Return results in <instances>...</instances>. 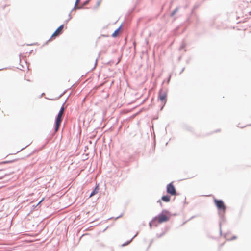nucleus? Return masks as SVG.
I'll return each instance as SVG.
<instances>
[{
  "label": "nucleus",
  "instance_id": "f257e3e1",
  "mask_svg": "<svg viewBox=\"0 0 251 251\" xmlns=\"http://www.w3.org/2000/svg\"><path fill=\"white\" fill-rule=\"evenodd\" d=\"M215 205L219 210V214L221 217H222L225 213L226 207L222 200H214Z\"/></svg>",
  "mask_w": 251,
  "mask_h": 251
},
{
  "label": "nucleus",
  "instance_id": "f03ea898",
  "mask_svg": "<svg viewBox=\"0 0 251 251\" xmlns=\"http://www.w3.org/2000/svg\"><path fill=\"white\" fill-rule=\"evenodd\" d=\"M64 111V108L62 106L61 108V109L57 115L56 119L55 127V131H57L59 128L60 123L62 121V116H63Z\"/></svg>",
  "mask_w": 251,
  "mask_h": 251
},
{
  "label": "nucleus",
  "instance_id": "7ed1b4c3",
  "mask_svg": "<svg viewBox=\"0 0 251 251\" xmlns=\"http://www.w3.org/2000/svg\"><path fill=\"white\" fill-rule=\"evenodd\" d=\"M156 220H157L159 223H162L167 221L169 220V217L165 215H164L163 213L160 214L157 217H156L154 220L150 223V226L151 227V226L152 224H153L154 222Z\"/></svg>",
  "mask_w": 251,
  "mask_h": 251
},
{
  "label": "nucleus",
  "instance_id": "20e7f679",
  "mask_svg": "<svg viewBox=\"0 0 251 251\" xmlns=\"http://www.w3.org/2000/svg\"><path fill=\"white\" fill-rule=\"evenodd\" d=\"M167 92L161 90L159 93V99L163 102L164 105L166 102Z\"/></svg>",
  "mask_w": 251,
  "mask_h": 251
},
{
  "label": "nucleus",
  "instance_id": "39448f33",
  "mask_svg": "<svg viewBox=\"0 0 251 251\" xmlns=\"http://www.w3.org/2000/svg\"><path fill=\"white\" fill-rule=\"evenodd\" d=\"M167 192L168 193L172 195H175L176 193V189L171 183H170L167 185Z\"/></svg>",
  "mask_w": 251,
  "mask_h": 251
},
{
  "label": "nucleus",
  "instance_id": "423d86ee",
  "mask_svg": "<svg viewBox=\"0 0 251 251\" xmlns=\"http://www.w3.org/2000/svg\"><path fill=\"white\" fill-rule=\"evenodd\" d=\"M162 200L165 202H169L170 200V197L168 196H164L161 198Z\"/></svg>",
  "mask_w": 251,
  "mask_h": 251
},
{
  "label": "nucleus",
  "instance_id": "0eeeda50",
  "mask_svg": "<svg viewBox=\"0 0 251 251\" xmlns=\"http://www.w3.org/2000/svg\"><path fill=\"white\" fill-rule=\"evenodd\" d=\"M98 192V186H97L95 188V189L91 192V194L90 195V197H91L94 196Z\"/></svg>",
  "mask_w": 251,
  "mask_h": 251
},
{
  "label": "nucleus",
  "instance_id": "6e6552de",
  "mask_svg": "<svg viewBox=\"0 0 251 251\" xmlns=\"http://www.w3.org/2000/svg\"><path fill=\"white\" fill-rule=\"evenodd\" d=\"M63 28V25H60L57 29V30L55 31L56 33H57V34H58V35L59 34H60V33L61 32L62 29Z\"/></svg>",
  "mask_w": 251,
  "mask_h": 251
},
{
  "label": "nucleus",
  "instance_id": "1a4fd4ad",
  "mask_svg": "<svg viewBox=\"0 0 251 251\" xmlns=\"http://www.w3.org/2000/svg\"><path fill=\"white\" fill-rule=\"evenodd\" d=\"M120 28H121L120 27H119L117 30H116L114 31V32L112 35V37H116L117 36V34H118V32H119V30L120 29Z\"/></svg>",
  "mask_w": 251,
  "mask_h": 251
},
{
  "label": "nucleus",
  "instance_id": "9d476101",
  "mask_svg": "<svg viewBox=\"0 0 251 251\" xmlns=\"http://www.w3.org/2000/svg\"><path fill=\"white\" fill-rule=\"evenodd\" d=\"M136 235H137V234H136V235H135V236H134V237H133L131 240H129V241H128L127 243H125V244H123L122 245V246H126V245H128V244H129V243L131 242L132 240V239H133V238H134Z\"/></svg>",
  "mask_w": 251,
  "mask_h": 251
},
{
  "label": "nucleus",
  "instance_id": "9b49d317",
  "mask_svg": "<svg viewBox=\"0 0 251 251\" xmlns=\"http://www.w3.org/2000/svg\"><path fill=\"white\" fill-rule=\"evenodd\" d=\"M79 1V0H76V2L75 3V7L73 8V10H75V9H76V7L77 5L78 4Z\"/></svg>",
  "mask_w": 251,
  "mask_h": 251
},
{
  "label": "nucleus",
  "instance_id": "f8f14e48",
  "mask_svg": "<svg viewBox=\"0 0 251 251\" xmlns=\"http://www.w3.org/2000/svg\"><path fill=\"white\" fill-rule=\"evenodd\" d=\"M57 35H58V34H57V33H56V32L55 31L54 33L52 35L51 37L57 36Z\"/></svg>",
  "mask_w": 251,
  "mask_h": 251
},
{
  "label": "nucleus",
  "instance_id": "ddd939ff",
  "mask_svg": "<svg viewBox=\"0 0 251 251\" xmlns=\"http://www.w3.org/2000/svg\"><path fill=\"white\" fill-rule=\"evenodd\" d=\"M177 9H176L172 13V15L173 16L175 14V13L177 12Z\"/></svg>",
  "mask_w": 251,
  "mask_h": 251
},
{
  "label": "nucleus",
  "instance_id": "4468645a",
  "mask_svg": "<svg viewBox=\"0 0 251 251\" xmlns=\"http://www.w3.org/2000/svg\"><path fill=\"white\" fill-rule=\"evenodd\" d=\"M69 18L68 20H67L66 21V23H67L72 18V17L71 16V13L69 14Z\"/></svg>",
  "mask_w": 251,
  "mask_h": 251
},
{
  "label": "nucleus",
  "instance_id": "2eb2a0df",
  "mask_svg": "<svg viewBox=\"0 0 251 251\" xmlns=\"http://www.w3.org/2000/svg\"><path fill=\"white\" fill-rule=\"evenodd\" d=\"M236 239V237L234 236L232 237V238L230 239V240H234V239Z\"/></svg>",
  "mask_w": 251,
  "mask_h": 251
},
{
  "label": "nucleus",
  "instance_id": "dca6fc26",
  "mask_svg": "<svg viewBox=\"0 0 251 251\" xmlns=\"http://www.w3.org/2000/svg\"><path fill=\"white\" fill-rule=\"evenodd\" d=\"M158 202H159L160 204H161V201H160V200H159V201H158Z\"/></svg>",
  "mask_w": 251,
  "mask_h": 251
},
{
  "label": "nucleus",
  "instance_id": "f3484780",
  "mask_svg": "<svg viewBox=\"0 0 251 251\" xmlns=\"http://www.w3.org/2000/svg\"><path fill=\"white\" fill-rule=\"evenodd\" d=\"M167 212V211H163V212Z\"/></svg>",
  "mask_w": 251,
  "mask_h": 251
}]
</instances>
